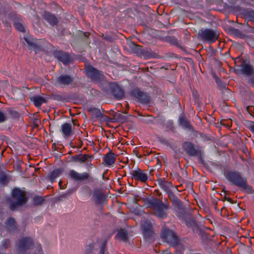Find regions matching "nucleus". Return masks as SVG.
<instances>
[{
  "instance_id": "obj_1",
  "label": "nucleus",
  "mask_w": 254,
  "mask_h": 254,
  "mask_svg": "<svg viewBox=\"0 0 254 254\" xmlns=\"http://www.w3.org/2000/svg\"><path fill=\"white\" fill-rule=\"evenodd\" d=\"M226 179L232 184L242 189L249 193L254 192L252 186L248 185L246 178H243L241 173L237 171H230L225 175Z\"/></svg>"
},
{
  "instance_id": "obj_2",
  "label": "nucleus",
  "mask_w": 254,
  "mask_h": 254,
  "mask_svg": "<svg viewBox=\"0 0 254 254\" xmlns=\"http://www.w3.org/2000/svg\"><path fill=\"white\" fill-rule=\"evenodd\" d=\"M150 209L152 213L161 219H164L167 216L166 211L169 208L170 205L169 202L166 200L164 203L162 200L154 198L149 202Z\"/></svg>"
},
{
  "instance_id": "obj_3",
  "label": "nucleus",
  "mask_w": 254,
  "mask_h": 254,
  "mask_svg": "<svg viewBox=\"0 0 254 254\" xmlns=\"http://www.w3.org/2000/svg\"><path fill=\"white\" fill-rule=\"evenodd\" d=\"M182 148L188 156L197 157L199 162H202L204 151L200 146L190 141H185L182 143Z\"/></svg>"
},
{
  "instance_id": "obj_4",
  "label": "nucleus",
  "mask_w": 254,
  "mask_h": 254,
  "mask_svg": "<svg viewBox=\"0 0 254 254\" xmlns=\"http://www.w3.org/2000/svg\"><path fill=\"white\" fill-rule=\"evenodd\" d=\"M12 198L16 200V202H11L9 207L11 210L14 211L18 206H20L26 203L27 198L24 192L20 189H14L12 192Z\"/></svg>"
},
{
  "instance_id": "obj_5",
  "label": "nucleus",
  "mask_w": 254,
  "mask_h": 254,
  "mask_svg": "<svg viewBox=\"0 0 254 254\" xmlns=\"http://www.w3.org/2000/svg\"><path fill=\"white\" fill-rule=\"evenodd\" d=\"M198 35L202 41L213 43L218 39L219 33L212 29H205L200 30Z\"/></svg>"
},
{
  "instance_id": "obj_6",
  "label": "nucleus",
  "mask_w": 254,
  "mask_h": 254,
  "mask_svg": "<svg viewBox=\"0 0 254 254\" xmlns=\"http://www.w3.org/2000/svg\"><path fill=\"white\" fill-rule=\"evenodd\" d=\"M161 238L166 242L173 247L179 243V239L175 233L168 228H164L161 233Z\"/></svg>"
},
{
  "instance_id": "obj_7",
  "label": "nucleus",
  "mask_w": 254,
  "mask_h": 254,
  "mask_svg": "<svg viewBox=\"0 0 254 254\" xmlns=\"http://www.w3.org/2000/svg\"><path fill=\"white\" fill-rule=\"evenodd\" d=\"M87 75L94 81L100 82L105 79V76L102 72L92 66H89L86 68Z\"/></svg>"
},
{
  "instance_id": "obj_8",
  "label": "nucleus",
  "mask_w": 254,
  "mask_h": 254,
  "mask_svg": "<svg viewBox=\"0 0 254 254\" xmlns=\"http://www.w3.org/2000/svg\"><path fill=\"white\" fill-rule=\"evenodd\" d=\"M69 176L72 180L77 182L86 181L91 178L88 173L83 172L79 173L74 170H71L69 171Z\"/></svg>"
},
{
  "instance_id": "obj_9",
  "label": "nucleus",
  "mask_w": 254,
  "mask_h": 254,
  "mask_svg": "<svg viewBox=\"0 0 254 254\" xmlns=\"http://www.w3.org/2000/svg\"><path fill=\"white\" fill-rule=\"evenodd\" d=\"M130 95L135 98L139 102L143 104H148L150 103V97L138 89L132 90L130 92Z\"/></svg>"
},
{
  "instance_id": "obj_10",
  "label": "nucleus",
  "mask_w": 254,
  "mask_h": 254,
  "mask_svg": "<svg viewBox=\"0 0 254 254\" xmlns=\"http://www.w3.org/2000/svg\"><path fill=\"white\" fill-rule=\"evenodd\" d=\"M132 179L141 183H146L148 179V175L144 170L139 168L132 170L130 173Z\"/></svg>"
},
{
  "instance_id": "obj_11",
  "label": "nucleus",
  "mask_w": 254,
  "mask_h": 254,
  "mask_svg": "<svg viewBox=\"0 0 254 254\" xmlns=\"http://www.w3.org/2000/svg\"><path fill=\"white\" fill-rule=\"evenodd\" d=\"M109 87L111 94L116 99L120 100L124 96V90L118 84L116 83H111Z\"/></svg>"
},
{
  "instance_id": "obj_12",
  "label": "nucleus",
  "mask_w": 254,
  "mask_h": 254,
  "mask_svg": "<svg viewBox=\"0 0 254 254\" xmlns=\"http://www.w3.org/2000/svg\"><path fill=\"white\" fill-rule=\"evenodd\" d=\"M74 78L68 74H61L56 79V82L60 86H68L72 83Z\"/></svg>"
},
{
  "instance_id": "obj_13",
  "label": "nucleus",
  "mask_w": 254,
  "mask_h": 254,
  "mask_svg": "<svg viewBox=\"0 0 254 254\" xmlns=\"http://www.w3.org/2000/svg\"><path fill=\"white\" fill-rule=\"evenodd\" d=\"M9 17L13 21L15 29L19 32H24V27L22 24V20L20 17V16L15 14H11L9 15Z\"/></svg>"
},
{
  "instance_id": "obj_14",
  "label": "nucleus",
  "mask_w": 254,
  "mask_h": 254,
  "mask_svg": "<svg viewBox=\"0 0 254 254\" xmlns=\"http://www.w3.org/2000/svg\"><path fill=\"white\" fill-rule=\"evenodd\" d=\"M74 127L67 123H64L61 126V131L64 137H68L74 133Z\"/></svg>"
},
{
  "instance_id": "obj_15",
  "label": "nucleus",
  "mask_w": 254,
  "mask_h": 254,
  "mask_svg": "<svg viewBox=\"0 0 254 254\" xmlns=\"http://www.w3.org/2000/svg\"><path fill=\"white\" fill-rule=\"evenodd\" d=\"M54 56L64 64H68L70 60L69 54L61 51H55L54 53Z\"/></svg>"
},
{
  "instance_id": "obj_16",
  "label": "nucleus",
  "mask_w": 254,
  "mask_h": 254,
  "mask_svg": "<svg viewBox=\"0 0 254 254\" xmlns=\"http://www.w3.org/2000/svg\"><path fill=\"white\" fill-rule=\"evenodd\" d=\"M33 244V240L30 238H23L19 240L18 248L21 250H26L30 248Z\"/></svg>"
},
{
  "instance_id": "obj_17",
  "label": "nucleus",
  "mask_w": 254,
  "mask_h": 254,
  "mask_svg": "<svg viewBox=\"0 0 254 254\" xmlns=\"http://www.w3.org/2000/svg\"><path fill=\"white\" fill-rule=\"evenodd\" d=\"M43 17L52 26L56 25L58 23L56 16L49 12L44 11L43 14Z\"/></svg>"
},
{
  "instance_id": "obj_18",
  "label": "nucleus",
  "mask_w": 254,
  "mask_h": 254,
  "mask_svg": "<svg viewBox=\"0 0 254 254\" xmlns=\"http://www.w3.org/2000/svg\"><path fill=\"white\" fill-rule=\"evenodd\" d=\"M90 158H93L92 156L88 154H82L81 153L75 155L71 157V160L75 162L85 163Z\"/></svg>"
},
{
  "instance_id": "obj_19",
  "label": "nucleus",
  "mask_w": 254,
  "mask_h": 254,
  "mask_svg": "<svg viewBox=\"0 0 254 254\" xmlns=\"http://www.w3.org/2000/svg\"><path fill=\"white\" fill-rule=\"evenodd\" d=\"M241 70L243 74L251 75L254 71V68L250 64L247 63L245 61H243L241 65Z\"/></svg>"
},
{
  "instance_id": "obj_20",
  "label": "nucleus",
  "mask_w": 254,
  "mask_h": 254,
  "mask_svg": "<svg viewBox=\"0 0 254 254\" xmlns=\"http://www.w3.org/2000/svg\"><path fill=\"white\" fill-rule=\"evenodd\" d=\"M93 198L95 204H99L104 202L105 199V196L104 193L101 192L100 190H95L93 191Z\"/></svg>"
},
{
  "instance_id": "obj_21",
  "label": "nucleus",
  "mask_w": 254,
  "mask_h": 254,
  "mask_svg": "<svg viewBox=\"0 0 254 254\" xmlns=\"http://www.w3.org/2000/svg\"><path fill=\"white\" fill-rule=\"evenodd\" d=\"M158 183L160 188L167 193L171 191L173 185L171 182H168L165 180L159 179L158 180Z\"/></svg>"
},
{
  "instance_id": "obj_22",
  "label": "nucleus",
  "mask_w": 254,
  "mask_h": 254,
  "mask_svg": "<svg viewBox=\"0 0 254 254\" xmlns=\"http://www.w3.org/2000/svg\"><path fill=\"white\" fill-rule=\"evenodd\" d=\"M168 197L170 201L172 202L173 205L178 207L179 208H182V202L178 198V197L171 190L167 193Z\"/></svg>"
},
{
  "instance_id": "obj_23",
  "label": "nucleus",
  "mask_w": 254,
  "mask_h": 254,
  "mask_svg": "<svg viewBox=\"0 0 254 254\" xmlns=\"http://www.w3.org/2000/svg\"><path fill=\"white\" fill-rule=\"evenodd\" d=\"M30 99L37 108L41 107L43 103L47 102V100L45 98L39 95H35L31 97H30Z\"/></svg>"
},
{
  "instance_id": "obj_24",
  "label": "nucleus",
  "mask_w": 254,
  "mask_h": 254,
  "mask_svg": "<svg viewBox=\"0 0 254 254\" xmlns=\"http://www.w3.org/2000/svg\"><path fill=\"white\" fill-rule=\"evenodd\" d=\"M116 155L110 151L107 153L104 158V161L106 163V164L110 166L115 163L116 161Z\"/></svg>"
},
{
  "instance_id": "obj_25",
  "label": "nucleus",
  "mask_w": 254,
  "mask_h": 254,
  "mask_svg": "<svg viewBox=\"0 0 254 254\" xmlns=\"http://www.w3.org/2000/svg\"><path fill=\"white\" fill-rule=\"evenodd\" d=\"M180 125L185 129L189 130H191L192 129V126L190 124V122L188 121L185 116H182L179 119Z\"/></svg>"
},
{
  "instance_id": "obj_26",
  "label": "nucleus",
  "mask_w": 254,
  "mask_h": 254,
  "mask_svg": "<svg viewBox=\"0 0 254 254\" xmlns=\"http://www.w3.org/2000/svg\"><path fill=\"white\" fill-rule=\"evenodd\" d=\"M116 237L124 242H127L128 240L127 232L125 229H121L118 232Z\"/></svg>"
},
{
  "instance_id": "obj_27",
  "label": "nucleus",
  "mask_w": 254,
  "mask_h": 254,
  "mask_svg": "<svg viewBox=\"0 0 254 254\" xmlns=\"http://www.w3.org/2000/svg\"><path fill=\"white\" fill-rule=\"evenodd\" d=\"M243 13L247 18L254 22V10L248 9H244Z\"/></svg>"
},
{
  "instance_id": "obj_28",
  "label": "nucleus",
  "mask_w": 254,
  "mask_h": 254,
  "mask_svg": "<svg viewBox=\"0 0 254 254\" xmlns=\"http://www.w3.org/2000/svg\"><path fill=\"white\" fill-rule=\"evenodd\" d=\"M62 173V170L61 169H58L53 170L49 177L50 180L51 182H54L55 179L58 178L60 175Z\"/></svg>"
},
{
  "instance_id": "obj_29",
  "label": "nucleus",
  "mask_w": 254,
  "mask_h": 254,
  "mask_svg": "<svg viewBox=\"0 0 254 254\" xmlns=\"http://www.w3.org/2000/svg\"><path fill=\"white\" fill-rule=\"evenodd\" d=\"M5 223L7 226L12 229L16 228V222L15 219L12 217L8 218Z\"/></svg>"
},
{
  "instance_id": "obj_30",
  "label": "nucleus",
  "mask_w": 254,
  "mask_h": 254,
  "mask_svg": "<svg viewBox=\"0 0 254 254\" xmlns=\"http://www.w3.org/2000/svg\"><path fill=\"white\" fill-rule=\"evenodd\" d=\"M33 201L34 204L38 205L41 204L44 199L42 196L36 195L33 198Z\"/></svg>"
},
{
  "instance_id": "obj_31",
  "label": "nucleus",
  "mask_w": 254,
  "mask_h": 254,
  "mask_svg": "<svg viewBox=\"0 0 254 254\" xmlns=\"http://www.w3.org/2000/svg\"><path fill=\"white\" fill-rule=\"evenodd\" d=\"M0 183L3 185H6L7 184L8 180L6 175H2L0 177Z\"/></svg>"
},
{
  "instance_id": "obj_32",
  "label": "nucleus",
  "mask_w": 254,
  "mask_h": 254,
  "mask_svg": "<svg viewBox=\"0 0 254 254\" xmlns=\"http://www.w3.org/2000/svg\"><path fill=\"white\" fill-rule=\"evenodd\" d=\"M151 225L150 224H147L146 228H144L145 235L147 234L148 235H150L151 234L152 231L151 230Z\"/></svg>"
},
{
  "instance_id": "obj_33",
  "label": "nucleus",
  "mask_w": 254,
  "mask_h": 254,
  "mask_svg": "<svg viewBox=\"0 0 254 254\" xmlns=\"http://www.w3.org/2000/svg\"><path fill=\"white\" fill-rule=\"evenodd\" d=\"M69 196V195L68 194V193L66 192L65 193L61 195L60 196H58L57 198V199L58 201H62L63 200V199H66Z\"/></svg>"
},
{
  "instance_id": "obj_34",
  "label": "nucleus",
  "mask_w": 254,
  "mask_h": 254,
  "mask_svg": "<svg viewBox=\"0 0 254 254\" xmlns=\"http://www.w3.org/2000/svg\"><path fill=\"white\" fill-rule=\"evenodd\" d=\"M248 127L249 129L254 133V122L249 121L248 122Z\"/></svg>"
},
{
  "instance_id": "obj_35",
  "label": "nucleus",
  "mask_w": 254,
  "mask_h": 254,
  "mask_svg": "<svg viewBox=\"0 0 254 254\" xmlns=\"http://www.w3.org/2000/svg\"><path fill=\"white\" fill-rule=\"evenodd\" d=\"M106 245L107 242L106 241L104 242L102 244L100 254H104L105 251H106Z\"/></svg>"
},
{
  "instance_id": "obj_36",
  "label": "nucleus",
  "mask_w": 254,
  "mask_h": 254,
  "mask_svg": "<svg viewBox=\"0 0 254 254\" xmlns=\"http://www.w3.org/2000/svg\"><path fill=\"white\" fill-rule=\"evenodd\" d=\"M52 97L54 100L58 101H62L64 99L63 96L60 94H53Z\"/></svg>"
},
{
  "instance_id": "obj_37",
  "label": "nucleus",
  "mask_w": 254,
  "mask_h": 254,
  "mask_svg": "<svg viewBox=\"0 0 254 254\" xmlns=\"http://www.w3.org/2000/svg\"><path fill=\"white\" fill-rule=\"evenodd\" d=\"M226 122V121L225 120H222L221 121V124L224 126H225L227 127H230L231 126V121H228L227 122V123H225Z\"/></svg>"
},
{
  "instance_id": "obj_38",
  "label": "nucleus",
  "mask_w": 254,
  "mask_h": 254,
  "mask_svg": "<svg viewBox=\"0 0 254 254\" xmlns=\"http://www.w3.org/2000/svg\"><path fill=\"white\" fill-rule=\"evenodd\" d=\"M248 82L252 87H254V74L249 77Z\"/></svg>"
},
{
  "instance_id": "obj_39",
  "label": "nucleus",
  "mask_w": 254,
  "mask_h": 254,
  "mask_svg": "<svg viewBox=\"0 0 254 254\" xmlns=\"http://www.w3.org/2000/svg\"><path fill=\"white\" fill-rule=\"evenodd\" d=\"M248 82L252 87H254V74L249 77Z\"/></svg>"
},
{
  "instance_id": "obj_40",
  "label": "nucleus",
  "mask_w": 254,
  "mask_h": 254,
  "mask_svg": "<svg viewBox=\"0 0 254 254\" xmlns=\"http://www.w3.org/2000/svg\"><path fill=\"white\" fill-rule=\"evenodd\" d=\"M6 117L5 114L2 112H0V123L4 122L6 120Z\"/></svg>"
},
{
  "instance_id": "obj_41",
  "label": "nucleus",
  "mask_w": 254,
  "mask_h": 254,
  "mask_svg": "<svg viewBox=\"0 0 254 254\" xmlns=\"http://www.w3.org/2000/svg\"><path fill=\"white\" fill-rule=\"evenodd\" d=\"M10 243V241L8 239H5L4 240V241L3 242V244H2V246L5 249H7L8 248V245H9Z\"/></svg>"
},
{
  "instance_id": "obj_42",
  "label": "nucleus",
  "mask_w": 254,
  "mask_h": 254,
  "mask_svg": "<svg viewBox=\"0 0 254 254\" xmlns=\"http://www.w3.org/2000/svg\"><path fill=\"white\" fill-rule=\"evenodd\" d=\"M10 114L13 117L18 118L19 117V114L16 111H11Z\"/></svg>"
},
{
  "instance_id": "obj_43",
  "label": "nucleus",
  "mask_w": 254,
  "mask_h": 254,
  "mask_svg": "<svg viewBox=\"0 0 254 254\" xmlns=\"http://www.w3.org/2000/svg\"><path fill=\"white\" fill-rule=\"evenodd\" d=\"M30 48L31 49H33L34 50L37 51L39 49V47L35 44L33 43L30 46Z\"/></svg>"
},
{
  "instance_id": "obj_44",
  "label": "nucleus",
  "mask_w": 254,
  "mask_h": 254,
  "mask_svg": "<svg viewBox=\"0 0 254 254\" xmlns=\"http://www.w3.org/2000/svg\"><path fill=\"white\" fill-rule=\"evenodd\" d=\"M30 48L31 49H33L34 50L37 51L39 49V47L35 44L33 43L30 46Z\"/></svg>"
},
{
  "instance_id": "obj_45",
  "label": "nucleus",
  "mask_w": 254,
  "mask_h": 254,
  "mask_svg": "<svg viewBox=\"0 0 254 254\" xmlns=\"http://www.w3.org/2000/svg\"><path fill=\"white\" fill-rule=\"evenodd\" d=\"M76 189L74 188L71 189L70 190H68L66 192L70 196L72 193H74L76 191Z\"/></svg>"
},
{
  "instance_id": "obj_46",
  "label": "nucleus",
  "mask_w": 254,
  "mask_h": 254,
  "mask_svg": "<svg viewBox=\"0 0 254 254\" xmlns=\"http://www.w3.org/2000/svg\"><path fill=\"white\" fill-rule=\"evenodd\" d=\"M93 111L96 113V115L97 117H100L101 116V112H100V111L99 110H98V109H94Z\"/></svg>"
},
{
  "instance_id": "obj_47",
  "label": "nucleus",
  "mask_w": 254,
  "mask_h": 254,
  "mask_svg": "<svg viewBox=\"0 0 254 254\" xmlns=\"http://www.w3.org/2000/svg\"><path fill=\"white\" fill-rule=\"evenodd\" d=\"M104 39L108 41H110V42H111L112 41V38L111 37V36H106L105 38H104Z\"/></svg>"
},
{
  "instance_id": "obj_48",
  "label": "nucleus",
  "mask_w": 254,
  "mask_h": 254,
  "mask_svg": "<svg viewBox=\"0 0 254 254\" xmlns=\"http://www.w3.org/2000/svg\"><path fill=\"white\" fill-rule=\"evenodd\" d=\"M172 43L173 44H177V43H178V41H177V40L175 38H173L172 39Z\"/></svg>"
},
{
  "instance_id": "obj_49",
  "label": "nucleus",
  "mask_w": 254,
  "mask_h": 254,
  "mask_svg": "<svg viewBox=\"0 0 254 254\" xmlns=\"http://www.w3.org/2000/svg\"><path fill=\"white\" fill-rule=\"evenodd\" d=\"M143 122L146 124L152 123V121L150 120H144Z\"/></svg>"
},
{
  "instance_id": "obj_50",
  "label": "nucleus",
  "mask_w": 254,
  "mask_h": 254,
  "mask_svg": "<svg viewBox=\"0 0 254 254\" xmlns=\"http://www.w3.org/2000/svg\"><path fill=\"white\" fill-rule=\"evenodd\" d=\"M26 41L27 43V44L29 46H31V45L33 44V43L27 39H26Z\"/></svg>"
},
{
  "instance_id": "obj_51",
  "label": "nucleus",
  "mask_w": 254,
  "mask_h": 254,
  "mask_svg": "<svg viewBox=\"0 0 254 254\" xmlns=\"http://www.w3.org/2000/svg\"><path fill=\"white\" fill-rule=\"evenodd\" d=\"M83 35L85 37H88L89 35V33H83Z\"/></svg>"
},
{
  "instance_id": "obj_52",
  "label": "nucleus",
  "mask_w": 254,
  "mask_h": 254,
  "mask_svg": "<svg viewBox=\"0 0 254 254\" xmlns=\"http://www.w3.org/2000/svg\"><path fill=\"white\" fill-rule=\"evenodd\" d=\"M133 152H134V153H135L136 155L138 157H139V158H141V155L138 156V155H137L138 151L134 150V151H133Z\"/></svg>"
},
{
  "instance_id": "obj_53",
  "label": "nucleus",
  "mask_w": 254,
  "mask_h": 254,
  "mask_svg": "<svg viewBox=\"0 0 254 254\" xmlns=\"http://www.w3.org/2000/svg\"><path fill=\"white\" fill-rule=\"evenodd\" d=\"M226 199H227V201H229L230 202H232V199L231 198L228 197Z\"/></svg>"
},
{
  "instance_id": "obj_54",
  "label": "nucleus",
  "mask_w": 254,
  "mask_h": 254,
  "mask_svg": "<svg viewBox=\"0 0 254 254\" xmlns=\"http://www.w3.org/2000/svg\"><path fill=\"white\" fill-rule=\"evenodd\" d=\"M4 24H5V26H6V27H9V26H10V24H9V23H8V22H5V23H4Z\"/></svg>"
},
{
  "instance_id": "obj_55",
  "label": "nucleus",
  "mask_w": 254,
  "mask_h": 254,
  "mask_svg": "<svg viewBox=\"0 0 254 254\" xmlns=\"http://www.w3.org/2000/svg\"><path fill=\"white\" fill-rule=\"evenodd\" d=\"M125 106H126V107L127 108H129V105H128V103H127H127H126V105H125Z\"/></svg>"
},
{
  "instance_id": "obj_56",
  "label": "nucleus",
  "mask_w": 254,
  "mask_h": 254,
  "mask_svg": "<svg viewBox=\"0 0 254 254\" xmlns=\"http://www.w3.org/2000/svg\"><path fill=\"white\" fill-rule=\"evenodd\" d=\"M42 249L41 247L40 246L39 248V252L40 253L41 252H42Z\"/></svg>"
},
{
  "instance_id": "obj_57",
  "label": "nucleus",
  "mask_w": 254,
  "mask_h": 254,
  "mask_svg": "<svg viewBox=\"0 0 254 254\" xmlns=\"http://www.w3.org/2000/svg\"><path fill=\"white\" fill-rule=\"evenodd\" d=\"M177 216L180 218H181V215L180 213H178V214L177 215Z\"/></svg>"
},
{
  "instance_id": "obj_58",
  "label": "nucleus",
  "mask_w": 254,
  "mask_h": 254,
  "mask_svg": "<svg viewBox=\"0 0 254 254\" xmlns=\"http://www.w3.org/2000/svg\"><path fill=\"white\" fill-rule=\"evenodd\" d=\"M213 203H214V205L216 206V203H215V202H213Z\"/></svg>"
},
{
  "instance_id": "obj_59",
  "label": "nucleus",
  "mask_w": 254,
  "mask_h": 254,
  "mask_svg": "<svg viewBox=\"0 0 254 254\" xmlns=\"http://www.w3.org/2000/svg\"><path fill=\"white\" fill-rule=\"evenodd\" d=\"M119 116H121V117H122V115L121 114H119Z\"/></svg>"
}]
</instances>
